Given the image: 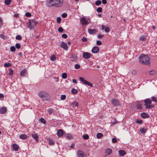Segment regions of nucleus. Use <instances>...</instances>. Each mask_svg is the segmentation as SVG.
<instances>
[{"instance_id":"obj_26","label":"nucleus","mask_w":157,"mask_h":157,"mask_svg":"<svg viewBox=\"0 0 157 157\" xmlns=\"http://www.w3.org/2000/svg\"><path fill=\"white\" fill-rule=\"evenodd\" d=\"M147 131V129L145 128H143L140 129V132L143 134H144Z\"/></svg>"},{"instance_id":"obj_51","label":"nucleus","mask_w":157,"mask_h":157,"mask_svg":"<svg viewBox=\"0 0 157 157\" xmlns=\"http://www.w3.org/2000/svg\"><path fill=\"white\" fill-rule=\"evenodd\" d=\"M61 21V18L59 17H58L57 18V22L58 23H60Z\"/></svg>"},{"instance_id":"obj_44","label":"nucleus","mask_w":157,"mask_h":157,"mask_svg":"<svg viewBox=\"0 0 157 157\" xmlns=\"http://www.w3.org/2000/svg\"><path fill=\"white\" fill-rule=\"evenodd\" d=\"M136 122L139 124H141L142 123V121L141 120L138 119L136 120Z\"/></svg>"},{"instance_id":"obj_32","label":"nucleus","mask_w":157,"mask_h":157,"mask_svg":"<svg viewBox=\"0 0 157 157\" xmlns=\"http://www.w3.org/2000/svg\"><path fill=\"white\" fill-rule=\"evenodd\" d=\"M11 1L10 0H5V4L7 5H9Z\"/></svg>"},{"instance_id":"obj_15","label":"nucleus","mask_w":157,"mask_h":157,"mask_svg":"<svg viewBox=\"0 0 157 157\" xmlns=\"http://www.w3.org/2000/svg\"><path fill=\"white\" fill-rule=\"evenodd\" d=\"M77 155L78 157H83L84 153L82 151L79 150L77 152Z\"/></svg>"},{"instance_id":"obj_24","label":"nucleus","mask_w":157,"mask_h":157,"mask_svg":"<svg viewBox=\"0 0 157 157\" xmlns=\"http://www.w3.org/2000/svg\"><path fill=\"white\" fill-rule=\"evenodd\" d=\"M71 105L73 108H75L78 106V103L76 101H74L72 103Z\"/></svg>"},{"instance_id":"obj_60","label":"nucleus","mask_w":157,"mask_h":157,"mask_svg":"<svg viewBox=\"0 0 157 157\" xmlns=\"http://www.w3.org/2000/svg\"><path fill=\"white\" fill-rule=\"evenodd\" d=\"M152 101L156 102V98L155 97H152Z\"/></svg>"},{"instance_id":"obj_23","label":"nucleus","mask_w":157,"mask_h":157,"mask_svg":"<svg viewBox=\"0 0 157 157\" xmlns=\"http://www.w3.org/2000/svg\"><path fill=\"white\" fill-rule=\"evenodd\" d=\"M28 136L24 134L21 135L20 136V138L22 140H25L27 138Z\"/></svg>"},{"instance_id":"obj_12","label":"nucleus","mask_w":157,"mask_h":157,"mask_svg":"<svg viewBox=\"0 0 157 157\" xmlns=\"http://www.w3.org/2000/svg\"><path fill=\"white\" fill-rule=\"evenodd\" d=\"M57 135L58 136H61L63 134V131L62 129H60L58 130L57 132Z\"/></svg>"},{"instance_id":"obj_22","label":"nucleus","mask_w":157,"mask_h":157,"mask_svg":"<svg viewBox=\"0 0 157 157\" xmlns=\"http://www.w3.org/2000/svg\"><path fill=\"white\" fill-rule=\"evenodd\" d=\"M66 137L69 140H71L73 139V137L71 134L68 133L66 135Z\"/></svg>"},{"instance_id":"obj_47","label":"nucleus","mask_w":157,"mask_h":157,"mask_svg":"<svg viewBox=\"0 0 157 157\" xmlns=\"http://www.w3.org/2000/svg\"><path fill=\"white\" fill-rule=\"evenodd\" d=\"M25 16L27 17H30L31 16V14L29 12H27L25 13Z\"/></svg>"},{"instance_id":"obj_64","label":"nucleus","mask_w":157,"mask_h":157,"mask_svg":"<svg viewBox=\"0 0 157 157\" xmlns=\"http://www.w3.org/2000/svg\"><path fill=\"white\" fill-rule=\"evenodd\" d=\"M4 35L3 34H1L0 35V38H4Z\"/></svg>"},{"instance_id":"obj_45","label":"nucleus","mask_w":157,"mask_h":157,"mask_svg":"<svg viewBox=\"0 0 157 157\" xmlns=\"http://www.w3.org/2000/svg\"><path fill=\"white\" fill-rule=\"evenodd\" d=\"M110 31L109 28V27H107L105 29V31L106 33H109Z\"/></svg>"},{"instance_id":"obj_40","label":"nucleus","mask_w":157,"mask_h":157,"mask_svg":"<svg viewBox=\"0 0 157 157\" xmlns=\"http://www.w3.org/2000/svg\"><path fill=\"white\" fill-rule=\"evenodd\" d=\"M53 111V110L52 109H49L48 110V113L51 114L52 112Z\"/></svg>"},{"instance_id":"obj_17","label":"nucleus","mask_w":157,"mask_h":157,"mask_svg":"<svg viewBox=\"0 0 157 157\" xmlns=\"http://www.w3.org/2000/svg\"><path fill=\"white\" fill-rule=\"evenodd\" d=\"M112 152V150L110 148H107L105 151V154L107 155L110 154Z\"/></svg>"},{"instance_id":"obj_34","label":"nucleus","mask_w":157,"mask_h":157,"mask_svg":"<svg viewBox=\"0 0 157 157\" xmlns=\"http://www.w3.org/2000/svg\"><path fill=\"white\" fill-rule=\"evenodd\" d=\"M67 74L65 73H63L62 75V78L63 79L67 78Z\"/></svg>"},{"instance_id":"obj_56","label":"nucleus","mask_w":157,"mask_h":157,"mask_svg":"<svg viewBox=\"0 0 157 157\" xmlns=\"http://www.w3.org/2000/svg\"><path fill=\"white\" fill-rule=\"evenodd\" d=\"M54 143L53 142V140H50L49 142V144L50 145H52L54 144Z\"/></svg>"},{"instance_id":"obj_9","label":"nucleus","mask_w":157,"mask_h":157,"mask_svg":"<svg viewBox=\"0 0 157 157\" xmlns=\"http://www.w3.org/2000/svg\"><path fill=\"white\" fill-rule=\"evenodd\" d=\"M83 57L86 59H88L90 57V54L88 52H84L82 54Z\"/></svg>"},{"instance_id":"obj_4","label":"nucleus","mask_w":157,"mask_h":157,"mask_svg":"<svg viewBox=\"0 0 157 157\" xmlns=\"http://www.w3.org/2000/svg\"><path fill=\"white\" fill-rule=\"evenodd\" d=\"M37 23L38 22L36 21L35 19H33L29 20V22L27 23V25L28 28L32 29Z\"/></svg>"},{"instance_id":"obj_5","label":"nucleus","mask_w":157,"mask_h":157,"mask_svg":"<svg viewBox=\"0 0 157 157\" xmlns=\"http://www.w3.org/2000/svg\"><path fill=\"white\" fill-rule=\"evenodd\" d=\"M144 105L146 106V108L151 109L154 107V105H151V101L150 98L145 99L144 101Z\"/></svg>"},{"instance_id":"obj_29","label":"nucleus","mask_w":157,"mask_h":157,"mask_svg":"<svg viewBox=\"0 0 157 157\" xmlns=\"http://www.w3.org/2000/svg\"><path fill=\"white\" fill-rule=\"evenodd\" d=\"M101 1L100 0L97 1L95 3V4L96 6H98L101 4Z\"/></svg>"},{"instance_id":"obj_36","label":"nucleus","mask_w":157,"mask_h":157,"mask_svg":"<svg viewBox=\"0 0 157 157\" xmlns=\"http://www.w3.org/2000/svg\"><path fill=\"white\" fill-rule=\"evenodd\" d=\"M40 121L45 124H46V121L43 118H41L40 119Z\"/></svg>"},{"instance_id":"obj_19","label":"nucleus","mask_w":157,"mask_h":157,"mask_svg":"<svg viewBox=\"0 0 157 157\" xmlns=\"http://www.w3.org/2000/svg\"><path fill=\"white\" fill-rule=\"evenodd\" d=\"M118 153L120 156H124L126 154V153L124 150H120Z\"/></svg>"},{"instance_id":"obj_20","label":"nucleus","mask_w":157,"mask_h":157,"mask_svg":"<svg viewBox=\"0 0 157 157\" xmlns=\"http://www.w3.org/2000/svg\"><path fill=\"white\" fill-rule=\"evenodd\" d=\"M26 71H27L25 69L22 70L20 73V75L22 76H25L27 74Z\"/></svg>"},{"instance_id":"obj_25","label":"nucleus","mask_w":157,"mask_h":157,"mask_svg":"<svg viewBox=\"0 0 157 157\" xmlns=\"http://www.w3.org/2000/svg\"><path fill=\"white\" fill-rule=\"evenodd\" d=\"M13 149L15 151H17L18 149V147L16 144H13Z\"/></svg>"},{"instance_id":"obj_41","label":"nucleus","mask_w":157,"mask_h":157,"mask_svg":"<svg viewBox=\"0 0 157 157\" xmlns=\"http://www.w3.org/2000/svg\"><path fill=\"white\" fill-rule=\"evenodd\" d=\"M22 38L21 36L20 35H17L16 37V40H21Z\"/></svg>"},{"instance_id":"obj_38","label":"nucleus","mask_w":157,"mask_h":157,"mask_svg":"<svg viewBox=\"0 0 157 157\" xmlns=\"http://www.w3.org/2000/svg\"><path fill=\"white\" fill-rule=\"evenodd\" d=\"M102 8L101 7L98 8L97 10V11L98 13H101L102 11Z\"/></svg>"},{"instance_id":"obj_63","label":"nucleus","mask_w":157,"mask_h":157,"mask_svg":"<svg viewBox=\"0 0 157 157\" xmlns=\"http://www.w3.org/2000/svg\"><path fill=\"white\" fill-rule=\"evenodd\" d=\"M105 26L104 25H102L101 26V29L102 30H104V29H105Z\"/></svg>"},{"instance_id":"obj_31","label":"nucleus","mask_w":157,"mask_h":157,"mask_svg":"<svg viewBox=\"0 0 157 157\" xmlns=\"http://www.w3.org/2000/svg\"><path fill=\"white\" fill-rule=\"evenodd\" d=\"M10 50L12 52H14L16 50V48L14 46H12L10 48Z\"/></svg>"},{"instance_id":"obj_7","label":"nucleus","mask_w":157,"mask_h":157,"mask_svg":"<svg viewBox=\"0 0 157 157\" xmlns=\"http://www.w3.org/2000/svg\"><path fill=\"white\" fill-rule=\"evenodd\" d=\"M80 22L82 25H86L89 24L88 21L84 17H81L80 18Z\"/></svg>"},{"instance_id":"obj_62","label":"nucleus","mask_w":157,"mask_h":157,"mask_svg":"<svg viewBox=\"0 0 157 157\" xmlns=\"http://www.w3.org/2000/svg\"><path fill=\"white\" fill-rule=\"evenodd\" d=\"M4 96L2 94H0V98H3Z\"/></svg>"},{"instance_id":"obj_2","label":"nucleus","mask_w":157,"mask_h":157,"mask_svg":"<svg viewBox=\"0 0 157 157\" xmlns=\"http://www.w3.org/2000/svg\"><path fill=\"white\" fill-rule=\"evenodd\" d=\"M50 2L52 6L56 7H60L63 4V0H51Z\"/></svg>"},{"instance_id":"obj_8","label":"nucleus","mask_w":157,"mask_h":157,"mask_svg":"<svg viewBox=\"0 0 157 157\" xmlns=\"http://www.w3.org/2000/svg\"><path fill=\"white\" fill-rule=\"evenodd\" d=\"M112 103L114 106H119L120 105V102L119 101L115 98L112 100Z\"/></svg>"},{"instance_id":"obj_10","label":"nucleus","mask_w":157,"mask_h":157,"mask_svg":"<svg viewBox=\"0 0 157 157\" xmlns=\"http://www.w3.org/2000/svg\"><path fill=\"white\" fill-rule=\"evenodd\" d=\"M99 50V48L97 46L93 47L91 51L93 53H98Z\"/></svg>"},{"instance_id":"obj_21","label":"nucleus","mask_w":157,"mask_h":157,"mask_svg":"<svg viewBox=\"0 0 157 157\" xmlns=\"http://www.w3.org/2000/svg\"><path fill=\"white\" fill-rule=\"evenodd\" d=\"M146 38L144 36H141L139 38V41L140 42H142L143 41H145L146 40Z\"/></svg>"},{"instance_id":"obj_52","label":"nucleus","mask_w":157,"mask_h":157,"mask_svg":"<svg viewBox=\"0 0 157 157\" xmlns=\"http://www.w3.org/2000/svg\"><path fill=\"white\" fill-rule=\"evenodd\" d=\"M75 68L76 69H78L80 68V66L79 65L77 64L75 65Z\"/></svg>"},{"instance_id":"obj_13","label":"nucleus","mask_w":157,"mask_h":157,"mask_svg":"<svg viewBox=\"0 0 157 157\" xmlns=\"http://www.w3.org/2000/svg\"><path fill=\"white\" fill-rule=\"evenodd\" d=\"M88 32L89 34H94L97 32V31L95 29H88Z\"/></svg>"},{"instance_id":"obj_49","label":"nucleus","mask_w":157,"mask_h":157,"mask_svg":"<svg viewBox=\"0 0 157 157\" xmlns=\"http://www.w3.org/2000/svg\"><path fill=\"white\" fill-rule=\"evenodd\" d=\"M82 41L85 42L87 41V39L86 37H83L82 38Z\"/></svg>"},{"instance_id":"obj_6","label":"nucleus","mask_w":157,"mask_h":157,"mask_svg":"<svg viewBox=\"0 0 157 157\" xmlns=\"http://www.w3.org/2000/svg\"><path fill=\"white\" fill-rule=\"evenodd\" d=\"M79 79L84 84L87 85L90 87H92L93 86L92 83L85 79L83 78L80 77L79 78Z\"/></svg>"},{"instance_id":"obj_59","label":"nucleus","mask_w":157,"mask_h":157,"mask_svg":"<svg viewBox=\"0 0 157 157\" xmlns=\"http://www.w3.org/2000/svg\"><path fill=\"white\" fill-rule=\"evenodd\" d=\"M102 3L104 4H105L107 3V1L106 0H102Z\"/></svg>"},{"instance_id":"obj_54","label":"nucleus","mask_w":157,"mask_h":157,"mask_svg":"<svg viewBox=\"0 0 157 157\" xmlns=\"http://www.w3.org/2000/svg\"><path fill=\"white\" fill-rule=\"evenodd\" d=\"M96 44H97V45H100L102 43L100 41L97 40V41Z\"/></svg>"},{"instance_id":"obj_1","label":"nucleus","mask_w":157,"mask_h":157,"mask_svg":"<svg viewBox=\"0 0 157 157\" xmlns=\"http://www.w3.org/2000/svg\"><path fill=\"white\" fill-rule=\"evenodd\" d=\"M139 60L140 62L143 64L148 65L150 64V58L147 55H141L139 57Z\"/></svg>"},{"instance_id":"obj_48","label":"nucleus","mask_w":157,"mask_h":157,"mask_svg":"<svg viewBox=\"0 0 157 157\" xmlns=\"http://www.w3.org/2000/svg\"><path fill=\"white\" fill-rule=\"evenodd\" d=\"M67 36L65 34H63L62 35V37L66 39L67 37Z\"/></svg>"},{"instance_id":"obj_3","label":"nucleus","mask_w":157,"mask_h":157,"mask_svg":"<svg viewBox=\"0 0 157 157\" xmlns=\"http://www.w3.org/2000/svg\"><path fill=\"white\" fill-rule=\"evenodd\" d=\"M38 95L43 101L48 100L49 97L48 94L43 91L40 92L38 94Z\"/></svg>"},{"instance_id":"obj_57","label":"nucleus","mask_w":157,"mask_h":157,"mask_svg":"<svg viewBox=\"0 0 157 157\" xmlns=\"http://www.w3.org/2000/svg\"><path fill=\"white\" fill-rule=\"evenodd\" d=\"M3 24L2 21L1 19L0 18V29L2 27Z\"/></svg>"},{"instance_id":"obj_46","label":"nucleus","mask_w":157,"mask_h":157,"mask_svg":"<svg viewBox=\"0 0 157 157\" xmlns=\"http://www.w3.org/2000/svg\"><path fill=\"white\" fill-rule=\"evenodd\" d=\"M117 140L116 138H113L112 139V142L113 143H115L117 142Z\"/></svg>"},{"instance_id":"obj_61","label":"nucleus","mask_w":157,"mask_h":157,"mask_svg":"<svg viewBox=\"0 0 157 157\" xmlns=\"http://www.w3.org/2000/svg\"><path fill=\"white\" fill-rule=\"evenodd\" d=\"M72 82L74 83H77V81L75 79H73L72 80Z\"/></svg>"},{"instance_id":"obj_14","label":"nucleus","mask_w":157,"mask_h":157,"mask_svg":"<svg viewBox=\"0 0 157 157\" xmlns=\"http://www.w3.org/2000/svg\"><path fill=\"white\" fill-rule=\"evenodd\" d=\"M31 136L33 138L35 139L36 142H37L38 141V138L39 137V136L37 134H31Z\"/></svg>"},{"instance_id":"obj_39","label":"nucleus","mask_w":157,"mask_h":157,"mask_svg":"<svg viewBox=\"0 0 157 157\" xmlns=\"http://www.w3.org/2000/svg\"><path fill=\"white\" fill-rule=\"evenodd\" d=\"M9 75L10 76H12L13 75V71L11 68L9 69Z\"/></svg>"},{"instance_id":"obj_28","label":"nucleus","mask_w":157,"mask_h":157,"mask_svg":"<svg viewBox=\"0 0 157 157\" xmlns=\"http://www.w3.org/2000/svg\"><path fill=\"white\" fill-rule=\"evenodd\" d=\"M71 92L73 94H76L77 93L78 91L76 89L73 88L71 90Z\"/></svg>"},{"instance_id":"obj_16","label":"nucleus","mask_w":157,"mask_h":157,"mask_svg":"<svg viewBox=\"0 0 157 157\" xmlns=\"http://www.w3.org/2000/svg\"><path fill=\"white\" fill-rule=\"evenodd\" d=\"M141 117L143 118H149V115L147 113H142L141 114Z\"/></svg>"},{"instance_id":"obj_58","label":"nucleus","mask_w":157,"mask_h":157,"mask_svg":"<svg viewBox=\"0 0 157 157\" xmlns=\"http://www.w3.org/2000/svg\"><path fill=\"white\" fill-rule=\"evenodd\" d=\"M103 36V35H98V37L99 38V39H101V38Z\"/></svg>"},{"instance_id":"obj_43","label":"nucleus","mask_w":157,"mask_h":157,"mask_svg":"<svg viewBox=\"0 0 157 157\" xmlns=\"http://www.w3.org/2000/svg\"><path fill=\"white\" fill-rule=\"evenodd\" d=\"M15 47L18 49H19L21 48V46L19 43H17L15 45Z\"/></svg>"},{"instance_id":"obj_30","label":"nucleus","mask_w":157,"mask_h":157,"mask_svg":"<svg viewBox=\"0 0 157 157\" xmlns=\"http://www.w3.org/2000/svg\"><path fill=\"white\" fill-rule=\"evenodd\" d=\"M103 136V134L101 133H99L97 134V137L99 139Z\"/></svg>"},{"instance_id":"obj_50","label":"nucleus","mask_w":157,"mask_h":157,"mask_svg":"<svg viewBox=\"0 0 157 157\" xmlns=\"http://www.w3.org/2000/svg\"><path fill=\"white\" fill-rule=\"evenodd\" d=\"M155 72L154 71H150L149 74L151 75H154L155 74Z\"/></svg>"},{"instance_id":"obj_53","label":"nucleus","mask_w":157,"mask_h":157,"mask_svg":"<svg viewBox=\"0 0 157 157\" xmlns=\"http://www.w3.org/2000/svg\"><path fill=\"white\" fill-rule=\"evenodd\" d=\"M67 16V14L66 13H65L62 14V16L63 18H65Z\"/></svg>"},{"instance_id":"obj_35","label":"nucleus","mask_w":157,"mask_h":157,"mask_svg":"<svg viewBox=\"0 0 157 157\" xmlns=\"http://www.w3.org/2000/svg\"><path fill=\"white\" fill-rule=\"evenodd\" d=\"M56 59V57L54 55L52 56L50 59L51 61H53Z\"/></svg>"},{"instance_id":"obj_18","label":"nucleus","mask_w":157,"mask_h":157,"mask_svg":"<svg viewBox=\"0 0 157 157\" xmlns=\"http://www.w3.org/2000/svg\"><path fill=\"white\" fill-rule=\"evenodd\" d=\"M6 111V108L5 107H2L0 109V113L4 114Z\"/></svg>"},{"instance_id":"obj_33","label":"nucleus","mask_w":157,"mask_h":157,"mask_svg":"<svg viewBox=\"0 0 157 157\" xmlns=\"http://www.w3.org/2000/svg\"><path fill=\"white\" fill-rule=\"evenodd\" d=\"M137 108L139 109H142V105L140 103H138L136 105Z\"/></svg>"},{"instance_id":"obj_37","label":"nucleus","mask_w":157,"mask_h":157,"mask_svg":"<svg viewBox=\"0 0 157 157\" xmlns=\"http://www.w3.org/2000/svg\"><path fill=\"white\" fill-rule=\"evenodd\" d=\"M83 138L85 140L88 139L89 138V136L87 134H86L83 135Z\"/></svg>"},{"instance_id":"obj_11","label":"nucleus","mask_w":157,"mask_h":157,"mask_svg":"<svg viewBox=\"0 0 157 157\" xmlns=\"http://www.w3.org/2000/svg\"><path fill=\"white\" fill-rule=\"evenodd\" d=\"M60 46L65 50H67L68 49V46L67 44L63 42H61Z\"/></svg>"},{"instance_id":"obj_27","label":"nucleus","mask_w":157,"mask_h":157,"mask_svg":"<svg viewBox=\"0 0 157 157\" xmlns=\"http://www.w3.org/2000/svg\"><path fill=\"white\" fill-rule=\"evenodd\" d=\"M11 65V64L10 63H5L4 65V66L5 67H10Z\"/></svg>"},{"instance_id":"obj_55","label":"nucleus","mask_w":157,"mask_h":157,"mask_svg":"<svg viewBox=\"0 0 157 157\" xmlns=\"http://www.w3.org/2000/svg\"><path fill=\"white\" fill-rule=\"evenodd\" d=\"M63 29L61 27H59L58 29V31L60 32H63Z\"/></svg>"},{"instance_id":"obj_42","label":"nucleus","mask_w":157,"mask_h":157,"mask_svg":"<svg viewBox=\"0 0 157 157\" xmlns=\"http://www.w3.org/2000/svg\"><path fill=\"white\" fill-rule=\"evenodd\" d=\"M66 98V96L65 95H61V99L62 100H65Z\"/></svg>"}]
</instances>
